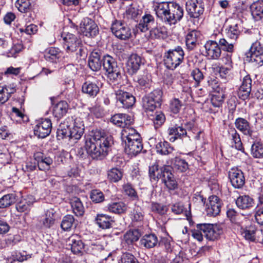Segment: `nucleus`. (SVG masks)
I'll return each mask as SVG.
<instances>
[{
	"mask_svg": "<svg viewBox=\"0 0 263 263\" xmlns=\"http://www.w3.org/2000/svg\"><path fill=\"white\" fill-rule=\"evenodd\" d=\"M103 77L101 75L86 77L85 82L82 84V91L89 97L94 98L100 91V88L102 85L101 80Z\"/></svg>",
	"mask_w": 263,
	"mask_h": 263,
	"instance_id": "6",
	"label": "nucleus"
},
{
	"mask_svg": "<svg viewBox=\"0 0 263 263\" xmlns=\"http://www.w3.org/2000/svg\"><path fill=\"white\" fill-rule=\"evenodd\" d=\"M151 209L153 212L160 215L165 214L168 210V208L166 205L155 202H153L151 204Z\"/></svg>",
	"mask_w": 263,
	"mask_h": 263,
	"instance_id": "60",
	"label": "nucleus"
},
{
	"mask_svg": "<svg viewBox=\"0 0 263 263\" xmlns=\"http://www.w3.org/2000/svg\"><path fill=\"white\" fill-rule=\"evenodd\" d=\"M133 118L126 114H118L114 115L110 119V122L117 126L126 128L133 123Z\"/></svg>",
	"mask_w": 263,
	"mask_h": 263,
	"instance_id": "21",
	"label": "nucleus"
},
{
	"mask_svg": "<svg viewBox=\"0 0 263 263\" xmlns=\"http://www.w3.org/2000/svg\"><path fill=\"white\" fill-rule=\"evenodd\" d=\"M123 193L129 197L133 200H137L138 196L133 185L129 183H125L122 186Z\"/></svg>",
	"mask_w": 263,
	"mask_h": 263,
	"instance_id": "52",
	"label": "nucleus"
},
{
	"mask_svg": "<svg viewBox=\"0 0 263 263\" xmlns=\"http://www.w3.org/2000/svg\"><path fill=\"white\" fill-rule=\"evenodd\" d=\"M206 206V211L208 215L217 216L219 214L221 209V202L219 198L215 195L210 196Z\"/></svg>",
	"mask_w": 263,
	"mask_h": 263,
	"instance_id": "18",
	"label": "nucleus"
},
{
	"mask_svg": "<svg viewBox=\"0 0 263 263\" xmlns=\"http://www.w3.org/2000/svg\"><path fill=\"white\" fill-rule=\"evenodd\" d=\"M80 32L86 36H95L99 32L98 28L95 22L91 19L86 17L81 22Z\"/></svg>",
	"mask_w": 263,
	"mask_h": 263,
	"instance_id": "12",
	"label": "nucleus"
},
{
	"mask_svg": "<svg viewBox=\"0 0 263 263\" xmlns=\"http://www.w3.org/2000/svg\"><path fill=\"white\" fill-rule=\"evenodd\" d=\"M55 211L53 209L47 210L45 214V217L41 220L42 226L45 228H50L54 222Z\"/></svg>",
	"mask_w": 263,
	"mask_h": 263,
	"instance_id": "40",
	"label": "nucleus"
},
{
	"mask_svg": "<svg viewBox=\"0 0 263 263\" xmlns=\"http://www.w3.org/2000/svg\"><path fill=\"white\" fill-rule=\"evenodd\" d=\"M183 56V50H168L164 59L166 66L168 69L176 68L182 62Z\"/></svg>",
	"mask_w": 263,
	"mask_h": 263,
	"instance_id": "10",
	"label": "nucleus"
},
{
	"mask_svg": "<svg viewBox=\"0 0 263 263\" xmlns=\"http://www.w3.org/2000/svg\"><path fill=\"white\" fill-rule=\"evenodd\" d=\"M222 230L217 225L210 223H199L196 226V229L192 231V236L199 241L203 240V237L209 240H214L222 234Z\"/></svg>",
	"mask_w": 263,
	"mask_h": 263,
	"instance_id": "4",
	"label": "nucleus"
},
{
	"mask_svg": "<svg viewBox=\"0 0 263 263\" xmlns=\"http://www.w3.org/2000/svg\"><path fill=\"white\" fill-rule=\"evenodd\" d=\"M71 119H66L63 123L60 124L57 129V137L58 139L61 140L64 138H69L70 135V125L68 124Z\"/></svg>",
	"mask_w": 263,
	"mask_h": 263,
	"instance_id": "35",
	"label": "nucleus"
},
{
	"mask_svg": "<svg viewBox=\"0 0 263 263\" xmlns=\"http://www.w3.org/2000/svg\"><path fill=\"white\" fill-rule=\"evenodd\" d=\"M228 133L230 139L232 141V146L237 150L241 151L243 148L242 144L236 130L233 127H231L228 130Z\"/></svg>",
	"mask_w": 263,
	"mask_h": 263,
	"instance_id": "37",
	"label": "nucleus"
},
{
	"mask_svg": "<svg viewBox=\"0 0 263 263\" xmlns=\"http://www.w3.org/2000/svg\"><path fill=\"white\" fill-rule=\"evenodd\" d=\"M122 172L117 167L112 168L107 172V178L109 181L112 182H118L122 179Z\"/></svg>",
	"mask_w": 263,
	"mask_h": 263,
	"instance_id": "50",
	"label": "nucleus"
},
{
	"mask_svg": "<svg viewBox=\"0 0 263 263\" xmlns=\"http://www.w3.org/2000/svg\"><path fill=\"white\" fill-rule=\"evenodd\" d=\"M154 8L157 16L170 25L180 21L184 14L182 7L174 2H155Z\"/></svg>",
	"mask_w": 263,
	"mask_h": 263,
	"instance_id": "2",
	"label": "nucleus"
},
{
	"mask_svg": "<svg viewBox=\"0 0 263 263\" xmlns=\"http://www.w3.org/2000/svg\"><path fill=\"white\" fill-rule=\"evenodd\" d=\"M237 207L242 210L249 209L254 206V200L249 195L239 196L236 200Z\"/></svg>",
	"mask_w": 263,
	"mask_h": 263,
	"instance_id": "29",
	"label": "nucleus"
},
{
	"mask_svg": "<svg viewBox=\"0 0 263 263\" xmlns=\"http://www.w3.org/2000/svg\"><path fill=\"white\" fill-rule=\"evenodd\" d=\"M252 15L257 20L263 21V2L257 1L251 6Z\"/></svg>",
	"mask_w": 263,
	"mask_h": 263,
	"instance_id": "39",
	"label": "nucleus"
},
{
	"mask_svg": "<svg viewBox=\"0 0 263 263\" xmlns=\"http://www.w3.org/2000/svg\"><path fill=\"white\" fill-rule=\"evenodd\" d=\"M95 219L98 226L103 229L111 228L114 221L111 216L103 214H98Z\"/></svg>",
	"mask_w": 263,
	"mask_h": 263,
	"instance_id": "33",
	"label": "nucleus"
},
{
	"mask_svg": "<svg viewBox=\"0 0 263 263\" xmlns=\"http://www.w3.org/2000/svg\"><path fill=\"white\" fill-rule=\"evenodd\" d=\"M111 136L106 135L99 129L92 130L85 137V148L93 159H102L108 154L113 144Z\"/></svg>",
	"mask_w": 263,
	"mask_h": 263,
	"instance_id": "1",
	"label": "nucleus"
},
{
	"mask_svg": "<svg viewBox=\"0 0 263 263\" xmlns=\"http://www.w3.org/2000/svg\"><path fill=\"white\" fill-rule=\"evenodd\" d=\"M220 46L226 49H232L234 47L232 43H229L224 39H221L219 44L215 41H209L204 45L205 49H216L218 47V49H220Z\"/></svg>",
	"mask_w": 263,
	"mask_h": 263,
	"instance_id": "28",
	"label": "nucleus"
},
{
	"mask_svg": "<svg viewBox=\"0 0 263 263\" xmlns=\"http://www.w3.org/2000/svg\"><path fill=\"white\" fill-rule=\"evenodd\" d=\"M121 138L124 143L142 140L140 134L134 128L128 127L122 130Z\"/></svg>",
	"mask_w": 263,
	"mask_h": 263,
	"instance_id": "25",
	"label": "nucleus"
},
{
	"mask_svg": "<svg viewBox=\"0 0 263 263\" xmlns=\"http://www.w3.org/2000/svg\"><path fill=\"white\" fill-rule=\"evenodd\" d=\"M10 161V155L6 147L0 145V164H8Z\"/></svg>",
	"mask_w": 263,
	"mask_h": 263,
	"instance_id": "54",
	"label": "nucleus"
},
{
	"mask_svg": "<svg viewBox=\"0 0 263 263\" xmlns=\"http://www.w3.org/2000/svg\"><path fill=\"white\" fill-rule=\"evenodd\" d=\"M117 105L119 107L129 108L135 103V98L130 93L118 90L116 93Z\"/></svg>",
	"mask_w": 263,
	"mask_h": 263,
	"instance_id": "11",
	"label": "nucleus"
},
{
	"mask_svg": "<svg viewBox=\"0 0 263 263\" xmlns=\"http://www.w3.org/2000/svg\"><path fill=\"white\" fill-rule=\"evenodd\" d=\"M31 204V202L28 201L26 199H24L16 204V209L19 212H24L28 211Z\"/></svg>",
	"mask_w": 263,
	"mask_h": 263,
	"instance_id": "61",
	"label": "nucleus"
},
{
	"mask_svg": "<svg viewBox=\"0 0 263 263\" xmlns=\"http://www.w3.org/2000/svg\"><path fill=\"white\" fill-rule=\"evenodd\" d=\"M258 138L257 140H251L252 142L251 153L253 157L256 158H263V144L258 141Z\"/></svg>",
	"mask_w": 263,
	"mask_h": 263,
	"instance_id": "45",
	"label": "nucleus"
},
{
	"mask_svg": "<svg viewBox=\"0 0 263 263\" xmlns=\"http://www.w3.org/2000/svg\"><path fill=\"white\" fill-rule=\"evenodd\" d=\"M59 52L58 50H48L45 55V58L46 60L51 62H57L59 58Z\"/></svg>",
	"mask_w": 263,
	"mask_h": 263,
	"instance_id": "64",
	"label": "nucleus"
},
{
	"mask_svg": "<svg viewBox=\"0 0 263 263\" xmlns=\"http://www.w3.org/2000/svg\"><path fill=\"white\" fill-rule=\"evenodd\" d=\"M74 221V217L71 215H67L63 217L61 227L65 231L69 230L72 226Z\"/></svg>",
	"mask_w": 263,
	"mask_h": 263,
	"instance_id": "55",
	"label": "nucleus"
},
{
	"mask_svg": "<svg viewBox=\"0 0 263 263\" xmlns=\"http://www.w3.org/2000/svg\"><path fill=\"white\" fill-rule=\"evenodd\" d=\"M172 169L178 172H184L189 168L187 162L180 157H175L172 162Z\"/></svg>",
	"mask_w": 263,
	"mask_h": 263,
	"instance_id": "43",
	"label": "nucleus"
},
{
	"mask_svg": "<svg viewBox=\"0 0 263 263\" xmlns=\"http://www.w3.org/2000/svg\"><path fill=\"white\" fill-rule=\"evenodd\" d=\"M69 201L73 213L77 216H83L84 213V207L80 198L72 197L69 199Z\"/></svg>",
	"mask_w": 263,
	"mask_h": 263,
	"instance_id": "31",
	"label": "nucleus"
},
{
	"mask_svg": "<svg viewBox=\"0 0 263 263\" xmlns=\"http://www.w3.org/2000/svg\"><path fill=\"white\" fill-rule=\"evenodd\" d=\"M130 218L133 221L140 222L144 219V214L139 207L135 208L130 214Z\"/></svg>",
	"mask_w": 263,
	"mask_h": 263,
	"instance_id": "58",
	"label": "nucleus"
},
{
	"mask_svg": "<svg viewBox=\"0 0 263 263\" xmlns=\"http://www.w3.org/2000/svg\"><path fill=\"white\" fill-rule=\"evenodd\" d=\"M15 194L11 193L4 195L0 198V208H6L13 203L16 200Z\"/></svg>",
	"mask_w": 263,
	"mask_h": 263,
	"instance_id": "47",
	"label": "nucleus"
},
{
	"mask_svg": "<svg viewBox=\"0 0 263 263\" xmlns=\"http://www.w3.org/2000/svg\"><path fill=\"white\" fill-rule=\"evenodd\" d=\"M142 64L141 58L137 54H132L126 63L127 72L129 74H135Z\"/></svg>",
	"mask_w": 263,
	"mask_h": 263,
	"instance_id": "20",
	"label": "nucleus"
},
{
	"mask_svg": "<svg viewBox=\"0 0 263 263\" xmlns=\"http://www.w3.org/2000/svg\"><path fill=\"white\" fill-rule=\"evenodd\" d=\"M252 80L249 76H245L239 88L238 95L243 100L248 99L251 91Z\"/></svg>",
	"mask_w": 263,
	"mask_h": 263,
	"instance_id": "23",
	"label": "nucleus"
},
{
	"mask_svg": "<svg viewBox=\"0 0 263 263\" xmlns=\"http://www.w3.org/2000/svg\"><path fill=\"white\" fill-rule=\"evenodd\" d=\"M141 236L140 232L138 229L130 230L124 235V240L128 245L137 241Z\"/></svg>",
	"mask_w": 263,
	"mask_h": 263,
	"instance_id": "46",
	"label": "nucleus"
},
{
	"mask_svg": "<svg viewBox=\"0 0 263 263\" xmlns=\"http://www.w3.org/2000/svg\"><path fill=\"white\" fill-rule=\"evenodd\" d=\"M186 10L191 17L198 18L204 11L202 0H187Z\"/></svg>",
	"mask_w": 263,
	"mask_h": 263,
	"instance_id": "13",
	"label": "nucleus"
},
{
	"mask_svg": "<svg viewBox=\"0 0 263 263\" xmlns=\"http://www.w3.org/2000/svg\"><path fill=\"white\" fill-rule=\"evenodd\" d=\"M15 6L21 12L26 13L31 9L30 0H17Z\"/></svg>",
	"mask_w": 263,
	"mask_h": 263,
	"instance_id": "53",
	"label": "nucleus"
},
{
	"mask_svg": "<svg viewBox=\"0 0 263 263\" xmlns=\"http://www.w3.org/2000/svg\"><path fill=\"white\" fill-rule=\"evenodd\" d=\"M197 36V32L195 31H193L187 33L186 36L185 42L188 49L199 48V43L198 42Z\"/></svg>",
	"mask_w": 263,
	"mask_h": 263,
	"instance_id": "44",
	"label": "nucleus"
},
{
	"mask_svg": "<svg viewBox=\"0 0 263 263\" xmlns=\"http://www.w3.org/2000/svg\"><path fill=\"white\" fill-rule=\"evenodd\" d=\"M225 98L224 92H219L214 93L212 95L211 98V102L213 107L215 108H220L224 102Z\"/></svg>",
	"mask_w": 263,
	"mask_h": 263,
	"instance_id": "49",
	"label": "nucleus"
},
{
	"mask_svg": "<svg viewBox=\"0 0 263 263\" xmlns=\"http://www.w3.org/2000/svg\"><path fill=\"white\" fill-rule=\"evenodd\" d=\"M209 86L214 91V93L219 92H224V89L221 87L218 80L215 78H210L208 81Z\"/></svg>",
	"mask_w": 263,
	"mask_h": 263,
	"instance_id": "56",
	"label": "nucleus"
},
{
	"mask_svg": "<svg viewBox=\"0 0 263 263\" xmlns=\"http://www.w3.org/2000/svg\"><path fill=\"white\" fill-rule=\"evenodd\" d=\"M88 65L90 68L94 71H97L101 69L102 61L100 60V55L98 52L93 51L91 53L89 58Z\"/></svg>",
	"mask_w": 263,
	"mask_h": 263,
	"instance_id": "36",
	"label": "nucleus"
},
{
	"mask_svg": "<svg viewBox=\"0 0 263 263\" xmlns=\"http://www.w3.org/2000/svg\"><path fill=\"white\" fill-rule=\"evenodd\" d=\"M67 248L78 255H82L85 249V245L77 235H72L66 241Z\"/></svg>",
	"mask_w": 263,
	"mask_h": 263,
	"instance_id": "14",
	"label": "nucleus"
},
{
	"mask_svg": "<svg viewBox=\"0 0 263 263\" xmlns=\"http://www.w3.org/2000/svg\"><path fill=\"white\" fill-rule=\"evenodd\" d=\"M70 121L72 122V125H70V135L69 139L73 140H79L84 133V125L83 122L80 118H76Z\"/></svg>",
	"mask_w": 263,
	"mask_h": 263,
	"instance_id": "15",
	"label": "nucleus"
},
{
	"mask_svg": "<svg viewBox=\"0 0 263 263\" xmlns=\"http://www.w3.org/2000/svg\"><path fill=\"white\" fill-rule=\"evenodd\" d=\"M156 149L158 153L162 155H168L174 150L171 144L165 141H160L156 144Z\"/></svg>",
	"mask_w": 263,
	"mask_h": 263,
	"instance_id": "41",
	"label": "nucleus"
},
{
	"mask_svg": "<svg viewBox=\"0 0 263 263\" xmlns=\"http://www.w3.org/2000/svg\"><path fill=\"white\" fill-rule=\"evenodd\" d=\"M259 50H248L245 54V61L247 62H257V58L261 59Z\"/></svg>",
	"mask_w": 263,
	"mask_h": 263,
	"instance_id": "57",
	"label": "nucleus"
},
{
	"mask_svg": "<svg viewBox=\"0 0 263 263\" xmlns=\"http://www.w3.org/2000/svg\"><path fill=\"white\" fill-rule=\"evenodd\" d=\"M31 257V254H27L26 251L15 252L13 253L11 257L6 259L7 263H13V261H18L23 262Z\"/></svg>",
	"mask_w": 263,
	"mask_h": 263,
	"instance_id": "42",
	"label": "nucleus"
},
{
	"mask_svg": "<svg viewBox=\"0 0 263 263\" xmlns=\"http://www.w3.org/2000/svg\"><path fill=\"white\" fill-rule=\"evenodd\" d=\"M149 177L152 183L156 184L161 179L169 190H174L178 187L177 182L169 165H163L160 168L155 164L149 167Z\"/></svg>",
	"mask_w": 263,
	"mask_h": 263,
	"instance_id": "3",
	"label": "nucleus"
},
{
	"mask_svg": "<svg viewBox=\"0 0 263 263\" xmlns=\"http://www.w3.org/2000/svg\"><path fill=\"white\" fill-rule=\"evenodd\" d=\"M154 24V18L151 14H145L142 16L140 23L136 26V31L134 32L136 34L139 32H145L149 30L152 25Z\"/></svg>",
	"mask_w": 263,
	"mask_h": 263,
	"instance_id": "24",
	"label": "nucleus"
},
{
	"mask_svg": "<svg viewBox=\"0 0 263 263\" xmlns=\"http://www.w3.org/2000/svg\"><path fill=\"white\" fill-rule=\"evenodd\" d=\"M141 246L147 249L155 247L158 242L157 236L154 234L144 235L140 241Z\"/></svg>",
	"mask_w": 263,
	"mask_h": 263,
	"instance_id": "34",
	"label": "nucleus"
},
{
	"mask_svg": "<svg viewBox=\"0 0 263 263\" xmlns=\"http://www.w3.org/2000/svg\"><path fill=\"white\" fill-rule=\"evenodd\" d=\"M256 226L254 225H251L249 227H247L245 229H241V233L242 236L245 238L246 239L254 241H256Z\"/></svg>",
	"mask_w": 263,
	"mask_h": 263,
	"instance_id": "48",
	"label": "nucleus"
},
{
	"mask_svg": "<svg viewBox=\"0 0 263 263\" xmlns=\"http://www.w3.org/2000/svg\"><path fill=\"white\" fill-rule=\"evenodd\" d=\"M241 31L242 27L240 24L235 22H232L231 24L226 29L227 35L229 37L235 40L238 38Z\"/></svg>",
	"mask_w": 263,
	"mask_h": 263,
	"instance_id": "32",
	"label": "nucleus"
},
{
	"mask_svg": "<svg viewBox=\"0 0 263 263\" xmlns=\"http://www.w3.org/2000/svg\"><path fill=\"white\" fill-rule=\"evenodd\" d=\"M102 65L106 72L108 79L110 83L119 84L121 83V74L115 60L107 55L104 57Z\"/></svg>",
	"mask_w": 263,
	"mask_h": 263,
	"instance_id": "5",
	"label": "nucleus"
},
{
	"mask_svg": "<svg viewBox=\"0 0 263 263\" xmlns=\"http://www.w3.org/2000/svg\"><path fill=\"white\" fill-rule=\"evenodd\" d=\"M235 125L243 135L248 136L249 141L257 140L259 136L258 132L251 127L249 122L245 119L237 118L235 121Z\"/></svg>",
	"mask_w": 263,
	"mask_h": 263,
	"instance_id": "8",
	"label": "nucleus"
},
{
	"mask_svg": "<svg viewBox=\"0 0 263 263\" xmlns=\"http://www.w3.org/2000/svg\"><path fill=\"white\" fill-rule=\"evenodd\" d=\"M111 32L121 40H127L132 35L131 30L127 25L121 21H115L111 25Z\"/></svg>",
	"mask_w": 263,
	"mask_h": 263,
	"instance_id": "9",
	"label": "nucleus"
},
{
	"mask_svg": "<svg viewBox=\"0 0 263 263\" xmlns=\"http://www.w3.org/2000/svg\"><path fill=\"white\" fill-rule=\"evenodd\" d=\"M201 53L210 60H217L221 55V50H202Z\"/></svg>",
	"mask_w": 263,
	"mask_h": 263,
	"instance_id": "62",
	"label": "nucleus"
},
{
	"mask_svg": "<svg viewBox=\"0 0 263 263\" xmlns=\"http://www.w3.org/2000/svg\"><path fill=\"white\" fill-rule=\"evenodd\" d=\"M162 92L157 89L143 99V107L146 111H153L161 105Z\"/></svg>",
	"mask_w": 263,
	"mask_h": 263,
	"instance_id": "7",
	"label": "nucleus"
},
{
	"mask_svg": "<svg viewBox=\"0 0 263 263\" xmlns=\"http://www.w3.org/2000/svg\"><path fill=\"white\" fill-rule=\"evenodd\" d=\"M228 217L233 223H238L239 219L241 215L234 209H229L227 212Z\"/></svg>",
	"mask_w": 263,
	"mask_h": 263,
	"instance_id": "63",
	"label": "nucleus"
},
{
	"mask_svg": "<svg viewBox=\"0 0 263 263\" xmlns=\"http://www.w3.org/2000/svg\"><path fill=\"white\" fill-rule=\"evenodd\" d=\"M52 124L50 119H41L34 126V133L40 138H44L48 136L51 131Z\"/></svg>",
	"mask_w": 263,
	"mask_h": 263,
	"instance_id": "17",
	"label": "nucleus"
},
{
	"mask_svg": "<svg viewBox=\"0 0 263 263\" xmlns=\"http://www.w3.org/2000/svg\"><path fill=\"white\" fill-rule=\"evenodd\" d=\"M168 138L171 142H174L178 139H182L187 136L186 130L178 124H172L167 129Z\"/></svg>",
	"mask_w": 263,
	"mask_h": 263,
	"instance_id": "19",
	"label": "nucleus"
},
{
	"mask_svg": "<svg viewBox=\"0 0 263 263\" xmlns=\"http://www.w3.org/2000/svg\"><path fill=\"white\" fill-rule=\"evenodd\" d=\"M125 152L129 155L136 156L141 152L143 149V144L141 141H136L130 142H125Z\"/></svg>",
	"mask_w": 263,
	"mask_h": 263,
	"instance_id": "26",
	"label": "nucleus"
},
{
	"mask_svg": "<svg viewBox=\"0 0 263 263\" xmlns=\"http://www.w3.org/2000/svg\"><path fill=\"white\" fill-rule=\"evenodd\" d=\"M229 178L232 185L235 189H241L245 183L242 171L238 168H232L229 172Z\"/></svg>",
	"mask_w": 263,
	"mask_h": 263,
	"instance_id": "16",
	"label": "nucleus"
},
{
	"mask_svg": "<svg viewBox=\"0 0 263 263\" xmlns=\"http://www.w3.org/2000/svg\"><path fill=\"white\" fill-rule=\"evenodd\" d=\"M107 208L110 212L121 214L126 211L127 205L122 201L112 202L107 205Z\"/></svg>",
	"mask_w": 263,
	"mask_h": 263,
	"instance_id": "38",
	"label": "nucleus"
},
{
	"mask_svg": "<svg viewBox=\"0 0 263 263\" xmlns=\"http://www.w3.org/2000/svg\"><path fill=\"white\" fill-rule=\"evenodd\" d=\"M90 198L91 200L95 203H100L104 200V194L99 190H93L91 191Z\"/></svg>",
	"mask_w": 263,
	"mask_h": 263,
	"instance_id": "59",
	"label": "nucleus"
},
{
	"mask_svg": "<svg viewBox=\"0 0 263 263\" xmlns=\"http://www.w3.org/2000/svg\"><path fill=\"white\" fill-rule=\"evenodd\" d=\"M86 250L88 253L97 255L104 249L103 246L99 242H91L86 245Z\"/></svg>",
	"mask_w": 263,
	"mask_h": 263,
	"instance_id": "51",
	"label": "nucleus"
},
{
	"mask_svg": "<svg viewBox=\"0 0 263 263\" xmlns=\"http://www.w3.org/2000/svg\"><path fill=\"white\" fill-rule=\"evenodd\" d=\"M63 47L66 49L78 48L81 47V41L77 39L74 35L68 33L63 38Z\"/></svg>",
	"mask_w": 263,
	"mask_h": 263,
	"instance_id": "27",
	"label": "nucleus"
},
{
	"mask_svg": "<svg viewBox=\"0 0 263 263\" xmlns=\"http://www.w3.org/2000/svg\"><path fill=\"white\" fill-rule=\"evenodd\" d=\"M34 157L37 161L39 170L41 171H48L50 166L53 164V159L49 156H45L43 153L37 152L34 154Z\"/></svg>",
	"mask_w": 263,
	"mask_h": 263,
	"instance_id": "22",
	"label": "nucleus"
},
{
	"mask_svg": "<svg viewBox=\"0 0 263 263\" xmlns=\"http://www.w3.org/2000/svg\"><path fill=\"white\" fill-rule=\"evenodd\" d=\"M68 105L65 101H61L57 103L53 108V115L58 119L62 118L67 112Z\"/></svg>",
	"mask_w": 263,
	"mask_h": 263,
	"instance_id": "30",
	"label": "nucleus"
}]
</instances>
